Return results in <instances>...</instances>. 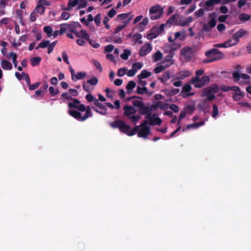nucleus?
Returning a JSON list of instances; mask_svg holds the SVG:
<instances>
[{"mask_svg": "<svg viewBox=\"0 0 251 251\" xmlns=\"http://www.w3.org/2000/svg\"><path fill=\"white\" fill-rule=\"evenodd\" d=\"M0 66L4 70L9 71L12 69V64L8 61L3 59L0 61Z\"/></svg>", "mask_w": 251, "mask_h": 251, "instance_id": "obj_17", "label": "nucleus"}, {"mask_svg": "<svg viewBox=\"0 0 251 251\" xmlns=\"http://www.w3.org/2000/svg\"><path fill=\"white\" fill-rule=\"evenodd\" d=\"M129 15V13H124V14H119L118 15L117 18L119 20H122L123 19H125L128 17Z\"/></svg>", "mask_w": 251, "mask_h": 251, "instance_id": "obj_53", "label": "nucleus"}, {"mask_svg": "<svg viewBox=\"0 0 251 251\" xmlns=\"http://www.w3.org/2000/svg\"><path fill=\"white\" fill-rule=\"evenodd\" d=\"M117 74L120 77L127 75V69L126 68H121L118 70Z\"/></svg>", "mask_w": 251, "mask_h": 251, "instance_id": "obj_38", "label": "nucleus"}, {"mask_svg": "<svg viewBox=\"0 0 251 251\" xmlns=\"http://www.w3.org/2000/svg\"><path fill=\"white\" fill-rule=\"evenodd\" d=\"M170 77V72L167 71L165 72V73L163 75L162 77L160 78L161 80L165 83L167 81Z\"/></svg>", "mask_w": 251, "mask_h": 251, "instance_id": "obj_39", "label": "nucleus"}, {"mask_svg": "<svg viewBox=\"0 0 251 251\" xmlns=\"http://www.w3.org/2000/svg\"><path fill=\"white\" fill-rule=\"evenodd\" d=\"M87 83L91 85H96L98 82V79L95 77L93 76L92 78L88 79Z\"/></svg>", "mask_w": 251, "mask_h": 251, "instance_id": "obj_34", "label": "nucleus"}, {"mask_svg": "<svg viewBox=\"0 0 251 251\" xmlns=\"http://www.w3.org/2000/svg\"><path fill=\"white\" fill-rule=\"evenodd\" d=\"M150 124L160 125L161 123V119L156 115H153L149 119Z\"/></svg>", "mask_w": 251, "mask_h": 251, "instance_id": "obj_19", "label": "nucleus"}, {"mask_svg": "<svg viewBox=\"0 0 251 251\" xmlns=\"http://www.w3.org/2000/svg\"><path fill=\"white\" fill-rule=\"evenodd\" d=\"M132 103L134 106L137 107H141L143 105V102L140 100L139 99L133 100Z\"/></svg>", "mask_w": 251, "mask_h": 251, "instance_id": "obj_42", "label": "nucleus"}, {"mask_svg": "<svg viewBox=\"0 0 251 251\" xmlns=\"http://www.w3.org/2000/svg\"><path fill=\"white\" fill-rule=\"evenodd\" d=\"M163 57V54L160 51H157L152 55V58L154 62H157L161 60Z\"/></svg>", "mask_w": 251, "mask_h": 251, "instance_id": "obj_22", "label": "nucleus"}, {"mask_svg": "<svg viewBox=\"0 0 251 251\" xmlns=\"http://www.w3.org/2000/svg\"><path fill=\"white\" fill-rule=\"evenodd\" d=\"M196 8V6L195 4H193L191 5L190 8L188 9V10L186 12V14H189L192 12H193L195 9Z\"/></svg>", "mask_w": 251, "mask_h": 251, "instance_id": "obj_63", "label": "nucleus"}, {"mask_svg": "<svg viewBox=\"0 0 251 251\" xmlns=\"http://www.w3.org/2000/svg\"><path fill=\"white\" fill-rule=\"evenodd\" d=\"M221 1V0H208L205 2V5L208 8L213 6L215 4L219 3Z\"/></svg>", "mask_w": 251, "mask_h": 251, "instance_id": "obj_28", "label": "nucleus"}, {"mask_svg": "<svg viewBox=\"0 0 251 251\" xmlns=\"http://www.w3.org/2000/svg\"><path fill=\"white\" fill-rule=\"evenodd\" d=\"M78 4V0H69L68 7L65 8L66 10H70L72 7L77 5Z\"/></svg>", "mask_w": 251, "mask_h": 251, "instance_id": "obj_24", "label": "nucleus"}, {"mask_svg": "<svg viewBox=\"0 0 251 251\" xmlns=\"http://www.w3.org/2000/svg\"><path fill=\"white\" fill-rule=\"evenodd\" d=\"M49 45V41H43L36 47V49L38 50L39 48H45L47 47H48Z\"/></svg>", "mask_w": 251, "mask_h": 251, "instance_id": "obj_32", "label": "nucleus"}, {"mask_svg": "<svg viewBox=\"0 0 251 251\" xmlns=\"http://www.w3.org/2000/svg\"><path fill=\"white\" fill-rule=\"evenodd\" d=\"M151 50L152 47L151 45L149 44H146L141 48L139 54L142 56H145L150 52Z\"/></svg>", "mask_w": 251, "mask_h": 251, "instance_id": "obj_15", "label": "nucleus"}, {"mask_svg": "<svg viewBox=\"0 0 251 251\" xmlns=\"http://www.w3.org/2000/svg\"><path fill=\"white\" fill-rule=\"evenodd\" d=\"M49 91H50V94L52 96H55L59 93V90L57 88L52 87V86H51L49 88Z\"/></svg>", "mask_w": 251, "mask_h": 251, "instance_id": "obj_41", "label": "nucleus"}, {"mask_svg": "<svg viewBox=\"0 0 251 251\" xmlns=\"http://www.w3.org/2000/svg\"><path fill=\"white\" fill-rule=\"evenodd\" d=\"M149 20L147 18H144L143 21L139 24L141 28H144L148 23Z\"/></svg>", "mask_w": 251, "mask_h": 251, "instance_id": "obj_50", "label": "nucleus"}, {"mask_svg": "<svg viewBox=\"0 0 251 251\" xmlns=\"http://www.w3.org/2000/svg\"><path fill=\"white\" fill-rule=\"evenodd\" d=\"M45 10V7L44 6H42L39 3H38V5L35 9L34 11L42 15L44 13Z\"/></svg>", "mask_w": 251, "mask_h": 251, "instance_id": "obj_31", "label": "nucleus"}, {"mask_svg": "<svg viewBox=\"0 0 251 251\" xmlns=\"http://www.w3.org/2000/svg\"><path fill=\"white\" fill-rule=\"evenodd\" d=\"M70 70L71 73L72 79L74 81H77L78 80L81 79L86 75V73L83 72H80L75 73L74 70L71 67L70 68Z\"/></svg>", "mask_w": 251, "mask_h": 251, "instance_id": "obj_10", "label": "nucleus"}, {"mask_svg": "<svg viewBox=\"0 0 251 251\" xmlns=\"http://www.w3.org/2000/svg\"><path fill=\"white\" fill-rule=\"evenodd\" d=\"M192 89V88L189 84H186L184 85L182 87V90L181 93L182 97L183 98H186L194 95V93H190Z\"/></svg>", "mask_w": 251, "mask_h": 251, "instance_id": "obj_12", "label": "nucleus"}, {"mask_svg": "<svg viewBox=\"0 0 251 251\" xmlns=\"http://www.w3.org/2000/svg\"><path fill=\"white\" fill-rule=\"evenodd\" d=\"M242 74H240L238 71L234 72L233 74V77L236 80H238L240 78H241V75Z\"/></svg>", "mask_w": 251, "mask_h": 251, "instance_id": "obj_56", "label": "nucleus"}, {"mask_svg": "<svg viewBox=\"0 0 251 251\" xmlns=\"http://www.w3.org/2000/svg\"><path fill=\"white\" fill-rule=\"evenodd\" d=\"M156 108H160L161 109H165L167 107V104L161 101H158L155 105Z\"/></svg>", "mask_w": 251, "mask_h": 251, "instance_id": "obj_47", "label": "nucleus"}, {"mask_svg": "<svg viewBox=\"0 0 251 251\" xmlns=\"http://www.w3.org/2000/svg\"><path fill=\"white\" fill-rule=\"evenodd\" d=\"M219 113L218 107L216 105H214L213 107V114L212 116L213 117L215 118L216 117Z\"/></svg>", "mask_w": 251, "mask_h": 251, "instance_id": "obj_54", "label": "nucleus"}, {"mask_svg": "<svg viewBox=\"0 0 251 251\" xmlns=\"http://www.w3.org/2000/svg\"><path fill=\"white\" fill-rule=\"evenodd\" d=\"M247 35H248V32L246 30L240 29L234 33L232 36L236 41L237 43H238L240 38H243Z\"/></svg>", "mask_w": 251, "mask_h": 251, "instance_id": "obj_13", "label": "nucleus"}, {"mask_svg": "<svg viewBox=\"0 0 251 251\" xmlns=\"http://www.w3.org/2000/svg\"><path fill=\"white\" fill-rule=\"evenodd\" d=\"M174 18H175V17H174V16H173V18H172V19H170L168 21V22H167V23L166 24V25H164V24H162V25H160V26H159V30H160V31H159L158 33H160L162 32L164 30V29L165 26V25H169L170 23H172V22H173V21L174 20Z\"/></svg>", "mask_w": 251, "mask_h": 251, "instance_id": "obj_40", "label": "nucleus"}, {"mask_svg": "<svg viewBox=\"0 0 251 251\" xmlns=\"http://www.w3.org/2000/svg\"><path fill=\"white\" fill-rule=\"evenodd\" d=\"M167 67V66H166L165 64H163L162 63L161 64L157 66L154 70V72L156 74L159 73L161 72L162 71H164L165 69H166Z\"/></svg>", "mask_w": 251, "mask_h": 251, "instance_id": "obj_27", "label": "nucleus"}, {"mask_svg": "<svg viewBox=\"0 0 251 251\" xmlns=\"http://www.w3.org/2000/svg\"><path fill=\"white\" fill-rule=\"evenodd\" d=\"M87 5V0H78V8L81 9L86 7Z\"/></svg>", "mask_w": 251, "mask_h": 251, "instance_id": "obj_37", "label": "nucleus"}, {"mask_svg": "<svg viewBox=\"0 0 251 251\" xmlns=\"http://www.w3.org/2000/svg\"><path fill=\"white\" fill-rule=\"evenodd\" d=\"M143 66V63L142 62H137L134 63L132 66V68L134 69L136 72L138 70L141 69Z\"/></svg>", "mask_w": 251, "mask_h": 251, "instance_id": "obj_33", "label": "nucleus"}, {"mask_svg": "<svg viewBox=\"0 0 251 251\" xmlns=\"http://www.w3.org/2000/svg\"><path fill=\"white\" fill-rule=\"evenodd\" d=\"M219 88L217 85H213L202 90L201 97H205L208 100H212L215 98V94L217 93Z\"/></svg>", "mask_w": 251, "mask_h": 251, "instance_id": "obj_5", "label": "nucleus"}, {"mask_svg": "<svg viewBox=\"0 0 251 251\" xmlns=\"http://www.w3.org/2000/svg\"><path fill=\"white\" fill-rule=\"evenodd\" d=\"M159 34V33L154 32V33H149L147 35V38L149 40H152L155 38H156L158 35Z\"/></svg>", "mask_w": 251, "mask_h": 251, "instance_id": "obj_46", "label": "nucleus"}, {"mask_svg": "<svg viewBox=\"0 0 251 251\" xmlns=\"http://www.w3.org/2000/svg\"><path fill=\"white\" fill-rule=\"evenodd\" d=\"M86 99L89 102L93 101L95 102V100H96L91 94H88L86 96Z\"/></svg>", "mask_w": 251, "mask_h": 251, "instance_id": "obj_55", "label": "nucleus"}, {"mask_svg": "<svg viewBox=\"0 0 251 251\" xmlns=\"http://www.w3.org/2000/svg\"><path fill=\"white\" fill-rule=\"evenodd\" d=\"M41 60V58L40 57L37 56L35 57H33L31 58L30 61L32 66H35L39 64L40 61Z\"/></svg>", "mask_w": 251, "mask_h": 251, "instance_id": "obj_29", "label": "nucleus"}, {"mask_svg": "<svg viewBox=\"0 0 251 251\" xmlns=\"http://www.w3.org/2000/svg\"><path fill=\"white\" fill-rule=\"evenodd\" d=\"M181 55L185 60H191L192 57V49L189 47L184 48L181 50Z\"/></svg>", "mask_w": 251, "mask_h": 251, "instance_id": "obj_9", "label": "nucleus"}, {"mask_svg": "<svg viewBox=\"0 0 251 251\" xmlns=\"http://www.w3.org/2000/svg\"><path fill=\"white\" fill-rule=\"evenodd\" d=\"M68 107L70 108L68 111L69 114L77 120L84 121L92 116L90 107L86 108L85 105L81 104L77 99L69 102Z\"/></svg>", "mask_w": 251, "mask_h": 251, "instance_id": "obj_2", "label": "nucleus"}, {"mask_svg": "<svg viewBox=\"0 0 251 251\" xmlns=\"http://www.w3.org/2000/svg\"><path fill=\"white\" fill-rule=\"evenodd\" d=\"M136 73V72L132 68L128 71H127V75L128 76H133L135 75Z\"/></svg>", "mask_w": 251, "mask_h": 251, "instance_id": "obj_62", "label": "nucleus"}, {"mask_svg": "<svg viewBox=\"0 0 251 251\" xmlns=\"http://www.w3.org/2000/svg\"><path fill=\"white\" fill-rule=\"evenodd\" d=\"M148 124V121L145 120L143 124L132 129H130L129 126L121 121H117L111 123L110 125L114 128H118L120 131L126 133L128 136H132L135 134L136 132H138V137L146 138L150 133V128L147 126Z\"/></svg>", "mask_w": 251, "mask_h": 251, "instance_id": "obj_1", "label": "nucleus"}, {"mask_svg": "<svg viewBox=\"0 0 251 251\" xmlns=\"http://www.w3.org/2000/svg\"><path fill=\"white\" fill-rule=\"evenodd\" d=\"M186 113H192L194 110V107L191 105H187L184 110Z\"/></svg>", "mask_w": 251, "mask_h": 251, "instance_id": "obj_60", "label": "nucleus"}, {"mask_svg": "<svg viewBox=\"0 0 251 251\" xmlns=\"http://www.w3.org/2000/svg\"><path fill=\"white\" fill-rule=\"evenodd\" d=\"M163 11V9L159 5L151 7L150 9V13L151 14V18L152 20L159 18L162 15Z\"/></svg>", "mask_w": 251, "mask_h": 251, "instance_id": "obj_7", "label": "nucleus"}, {"mask_svg": "<svg viewBox=\"0 0 251 251\" xmlns=\"http://www.w3.org/2000/svg\"><path fill=\"white\" fill-rule=\"evenodd\" d=\"M151 75V73L148 71L144 70H143L141 73L137 75L138 79H143L150 77Z\"/></svg>", "mask_w": 251, "mask_h": 251, "instance_id": "obj_21", "label": "nucleus"}, {"mask_svg": "<svg viewBox=\"0 0 251 251\" xmlns=\"http://www.w3.org/2000/svg\"><path fill=\"white\" fill-rule=\"evenodd\" d=\"M62 58L63 60L67 64H70V62L68 59V56L67 53L65 51H63L62 54Z\"/></svg>", "mask_w": 251, "mask_h": 251, "instance_id": "obj_52", "label": "nucleus"}, {"mask_svg": "<svg viewBox=\"0 0 251 251\" xmlns=\"http://www.w3.org/2000/svg\"><path fill=\"white\" fill-rule=\"evenodd\" d=\"M38 3L43 6L44 5L49 6L50 5V2L46 0H40L38 2Z\"/></svg>", "mask_w": 251, "mask_h": 251, "instance_id": "obj_58", "label": "nucleus"}, {"mask_svg": "<svg viewBox=\"0 0 251 251\" xmlns=\"http://www.w3.org/2000/svg\"><path fill=\"white\" fill-rule=\"evenodd\" d=\"M225 44L226 47V48H229L232 46H234L236 45L238 43H237L236 41L235 40L233 36H232V38L230 39H229L226 41L225 42Z\"/></svg>", "mask_w": 251, "mask_h": 251, "instance_id": "obj_20", "label": "nucleus"}, {"mask_svg": "<svg viewBox=\"0 0 251 251\" xmlns=\"http://www.w3.org/2000/svg\"><path fill=\"white\" fill-rule=\"evenodd\" d=\"M162 63L167 66V67H169L174 63V61L172 56H167Z\"/></svg>", "mask_w": 251, "mask_h": 251, "instance_id": "obj_25", "label": "nucleus"}, {"mask_svg": "<svg viewBox=\"0 0 251 251\" xmlns=\"http://www.w3.org/2000/svg\"><path fill=\"white\" fill-rule=\"evenodd\" d=\"M8 59H12V61L16 60L17 58V54L14 52H10L7 56Z\"/></svg>", "mask_w": 251, "mask_h": 251, "instance_id": "obj_44", "label": "nucleus"}, {"mask_svg": "<svg viewBox=\"0 0 251 251\" xmlns=\"http://www.w3.org/2000/svg\"><path fill=\"white\" fill-rule=\"evenodd\" d=\"M231 90L234 92L233 95V98L234 100H239L244 97V93L240 90L238 87L232 86Z\"/></svg>", "mask_w": 251, "mask_h": 251, "instance_id": "obj_8", "label": "nucleus"}, {"mask_svg": "<svg viewBox=\"0 0 251 251\" xmlns=\"http://www.w3.org/2000/svg\"><path fill=\"white\" fill-rule=\"evenodd\" d=\"M67 29H70V30L74 32L77 37L80 38L89 39V35L85 30L82 29L80 31H77L75 30L72 29L71 26L68 25H64L61 26L60 28V33H64Z\"/></svg>", "mask_w": 251, "mask_h": 251, "instance_id": "obj_6", "label": "nucleus"}, {"mask_svg": "<svg viewBox=\"0 0 251 251\" xmlns=\"http://www.w3.org/2000/svg\"><path fill=\"white\" fill-rule=\"evenodd\" d=\"M192 72L189 70H182L177 73L174 75V78L177 79H184L186 77L190 76Z\"/></svg>", "mask_w": 251, "mask_h": 251, "instance_id": "obj_11", "label": "nucleus"}, {"mask_svg": "<svg viewBox=\"0 0 251 251\" xmlns=\"http://www.w3.org/2000/svg\"><path fill=\"white\" fill-rule=\"evenodd\" d=\"M88 40L89 39L80 38V39L76 40V42L79 46H83L84 45L85 41Z\"/></svg>", "mask_w": 251, "mask_h": 251, "instance_id": "obj_59", "label": "nucleus"}, {"mask_svg": "<svg viewBox=\"0 0 251 251\" xmlns=\"http://www.w3.org/2000/svg\"><path fill=\"white\" fill-rule=\"evenodd\" d=\"M204 125V121H201L199 123H194L192 124H190L187 126L186 128H183L182 130L183 131H185L186 130L190 129H196L198 128L199 127L202 126Z\"/></svg>", "mask_w": 251, "mask_h": 251, "instance_id": "obj_18", "label": "nucleus"}, {"mask_svg": "<svg viewBox=\"0 0 251 251\" xmlns=\"http://www.w3.org/2000/svg\"><path fill=\"white\" fill-rule=\"evenodd\" d=\"M131 20V18H129L128 20L126 21H124L122 24L118 25L115 29V32L118 33L124 28H125L126 25L130 22Z\"/></svg>", "mask_w": 251, "mask_h": 251, "instance_id": "obj_23", "label": "nucleus"}, {"mask_svg": "<svg viewBox=\"0 0 251 251\" xmlns=\"http://www.w3.org/2000/svg\"><path fill=\"white\" fill-rule=\"evenodd\" d=\"M136 86V83L133 81H130L128 82L127 85L126 86L127 89V92L130 94L132 89Z\"/></svg>", "mask_w": 251, "mask_h": 251, "instance_id": "obj_26", "label": "nucleus"}, {"mask_svg": "<svg viewBox=\"0 0 251 251\" xmlns=\"http://www.w3.org/2000/svg\"><path fill=\"white\" fill-rule=\"evenodd\" d=\"M204 74V70L200 69L195 72V76L192 78L190 82L196 88H201L207 85L210 82V78L208 75L201 76Z\"/></svg>", "mask_w": 251, "mask_h": 251, "instance_id": "obj_3", "label": "nucleus"}, {"mask_svg": "<svg viewBox=\"0 0 251 251\" xmlns=\"http://www.w3.org/2000/svg\"><path fill=\"white\" fill-rule=\"evenodd\" d=\"M114 49V47L112 45H109L105 47V51L108 52L112 51Z\"/></svg>", "mask_w": 251, "mask_h": 251, "instance_id": "obj_64", "label": "nucleus"}, {"mask_svg": "<svg viewBox=\"0 0 251 251\" xmlns=\"http://www.w3.org/2000/svg\"><path fill=\"white\" fill-rule=\"evenodd\" d=\"M205 55L206 58L203 60V62L205 63L219 60L224 57V54L215 49L207 50L205 52Z\"/></svg>", "mask_w": 251, "mask_h": 251, "instance_id": "obj_4", "label": "nucleus"}, {"mask_svg": "<svg viewBox=\"0 0 251 251\" xmlns=\"http://www.w3.org/2000/svg\"><path fill=\"white\" fill-rule=\"evenodd\" d=\"M124 115L128 117V118H130V117H131L136 112V110L134 107L128 105L124 107Z\"/></svg>", "mask_w": 251, "mask_h": 251, "instance_id": "obj_16", "label": "nucleus"}, {"mask_svg": "<svg viewBox=\"0 0 251 251\" xmlns=\"http://www.w3.org/2000/svg\"><path fill=\"white\" fill-rule=\"evenodd\" d=\"M44 31L47 34L48 37H53L55 38L56 37L59 33L58 30L53 31L52 28L50 26H46L44 28Z\"/></svg>", "mask_w": 251, "mask_h": 251, "instance_id": "obj_14", "label": "nucleus"}, {"mask_svg": "<svg viewBox=\"0 0 251 251\" xmlns=\"http://www.w3.org/2000/svg\"><path fill=\"white\" fill-rule=\"evenodd\" d=\"M93 63L94 64L97 69L99 70L100 71H102V67L100 63L97 60L93 59L92 60Z\"/></svg>", "mask_w": 251, "mask_h": 251, "instance_id": "obj_43", "label": "nucleus"}, {"mask_svg": "<svg viewBox=\"0 0 251 251\" xmlns=\"http://www.w3.org/2000/svg\"><path fill=\"white\" fill-rule=\"evenodd\" d=\"M129 119H130L132 122L135 123L140 119V116L139 115H132L131 117H130Z\"/></svg>", "mask_w": 251, "mask_h": 251, "instance_id": "obj_61", "label": "nucleus"}, {"mask_svg": "<svg viewBox=\"0 0 251 251\" xmlns=\"http://www.w3.org/2000/svg\"><path fill=\"white\" fill-rule=\"evenodd\" d=\"M185 38L184 32H177L175 33V39L176 40L179 39L180 40H182Z\"/></svg>", "mask_w": 251, "mask_h": 251, "instance_id": "obj_35", "label": "nucleus"}, {"mask_svg": "<svg viewBox=\"0 0 251 251\" xmlns=\"http://www.w3.org/2000/svg\"><path fill=\"white\" fill-rule=\"evenodd\" d=\"M250 19V16L245 13H242L239 15V19L243 22H246L249 20Z\"/></svg>", "mask_w": 251, "mask_h": 251, "instance_id": "obj_30", "label": "nucleus"}, {"mask_svg": "<svg viewBox=\"0 0 251 251\" xmlns=\"http://www.w3.org/2000/svg\"><path fill=\"white\" fill-rule=\"evenodd\" d=\"M131 51L128 50H125L124 52L121 54V57L124 60H127L128 56L130 55Z\"/></svg>", "mask_w": 251, "mask_h": 251, "instance_id": "obj_36", "label": "nucleus"}, {"mask_svg": "<svg viewBox=\"0 0 251 251\" xmlns=\"http://www.w3.org/2000/svg\"><path fill=\"white\" fill-rule=\"evenodd\" d=\"M204 10L203 9H200L195 13V16L196 18L202 16L204 14Z\"/></svg>", "mask_w": 251, "mask_h": 251, "instance_id": "obj_48", "label": "nucleus"}, {"mask_svg": "<svg viewBox=\"0 0 251 251\" xmlns=\"http://www.w3.org/2000/svg\"><path fill=\"white\" fill-rule=\"evenodd\" d=\"M137 93L139 94H143L147 91V89L146 87H140L138 86L137 87Z\"/></svg>", "mask_w": 251, "mask_h": 251, "instance_id": "obj_51", "label": "nucleus"}, {"mask_svg": "<svg viewBox=\"0 0 251 251\" xmlns=\"http://www.w3.org/2000/svg\"><path fill=\"white\" fill-rule=\"evenodd\" d=\"M88 40H89V44L93 48H98L100 47V45L98 43L96 42L95 41L91 40H90L89 39Z\"/></svg>", "mask_w": 251, "mask_h": 251, "instance_id": "obj_49", "label": "nucleus"}, {"mask_svg": "<svg viewBox=\"0 0 251 251\" xmlns=\"http://www.w3.org/2000/svg\"><path fill=\"white\" fill-rule=\"evenodd\" d=\"M95 24L97 25H100L101 22V15L100 14H98L96 15L94 19Z\"/></svg>", "mask_w": 251, "mask_h": 251, "instance_id": "obj_45", "label": "nucleus"}, {"mask_svg": "<svg viewBox=\"0 0 251 251\" xmlns=\"http://www.w3.org/2000/svg\"><path fill=\"white\" fill-rule=\"evenodd\" d=\"M193 20V18L191 17H190L187 19L185 21H183L180 23V25L182 26L185 25H187L188 23H191Z\"/></svg>", "mask_w": 251, "mask_h": 251, "instance_id": "obj_57", "label": "nucleus"}]
</instances>
